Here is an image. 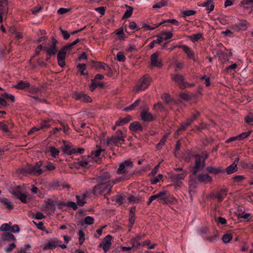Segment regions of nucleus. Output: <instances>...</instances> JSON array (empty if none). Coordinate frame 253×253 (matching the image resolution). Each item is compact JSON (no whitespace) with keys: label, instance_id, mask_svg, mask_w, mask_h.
<instances>
[{"label":"nucleus","instance_id":"obj_9","mask_svg":"<svg viewBox=\"0 0 253 253\" xmlns=\"http://www.w3.org/2000/svg\"><path fill=\"white\" fill-rule=\"evenodd\" d=\"M132 162L131 161H126L122 163L118 169L117 172L119 174L125 173L128 168L132 167Z\"/></svg>","mask_w":253,"mask_h":253},{"label":"nucleus","instance_id":"obj_62","mask_svg":"<svg viewBox=\"0 0 253 253\" xmlns=\"http://www.w3.org/2000/svg\"><path fill=\"white\" fill-rule=\"evenodd\" d=\"M2 96L4 97L10 99L12 102L15 101V97L12 94L5 92L2 94Z\"/></svg>","mask_w":253,"mask_h":253},{"label":"nucleus","instance_id":"obj_56","mask_svg":"<svg viewBox=\"0 0 253 253\" xmlns=\"http://www.w3.org/2000/svg\"><path fill=\"white\" fill-rule=\"evenodd\" d=\"M250 133H251L250 132H243L241 134L238 135V136L239 137V140H241L244 138H247V137H248L250 135Z\"/></svg>","mask_w":253,"mask_h":253},{"label":"nucleus","instance_id":"obj_5","mask_svg":"<svg viewBox=\"0 0 253 253\" xmlns=\"http://www.w3.org/2000/svg\"><path fill=\"white\" fill-rule=\"evenodd\" d=\"M208 157V155H206V158L203 159L200 155H196L195 156V165L193 168V175H196L197 173L201 169L205 167V159Z\"/></svg>","mask_w":253,"mask_h":253},{"label":"nucleus","instance_id":"obj_60","mask_svg":"<svg viewBox=\"0 0 253 253\" xmlns=\"http://www.w3.org/2000/svg\"><path fill=\"white\" fill-rule=\"evenodd\" d=\"M34 217L37 219H42L44 217V215L41 212H37L34 215Z\"/></svg>","mask_w":253,"mask_h":253},{"label":"nucleus","instance_id":"obj_58","mask_svg":"<svg viewBox=\"0 0 253 253\" xmlns=\"http://www.w3.org/2000/svg\"><path fill=\"white\" fill-rule=\"evenodd\" d=\"M78 68L81 72L82 75H84V71L86 69V66L84 64H80L78 65Z\"/></svg>","mask_w":253,"mask_h":253},{"label":"nucleus","instance_id":"obj_16","mask_svg":"<svg viewBox=\"0 0 253 253\" xmlns=\"http://www.w3.org/2000/svg\"><path fill=\"white\" fill-rule=\"evenodd\" d=\"M59 246V242L57 240L49 241L44 245L43 250H53Z\"/></svg>","mask_w":253,"mask_h":253},{"label":"nucleus","instance_id":"obj_15","mask_svg":"<svg viewBox=\"0 0 253 253\" xmlns=\"http://www.w3.org/2000/svg\"><path fill=\"white\" fill-rule=\"evenodd\" d=\"M13 195L16 198L20 200L23 203H27L31 200L26 194L20 192L14 193Z\"/></svg>","mask_w":253,"mask_h":253},{"label":"nucleus","instance_id":"obj_7","mask_svg":"<svg viewBox=\"0 0 253 253\" xmlns=\"http://www.w3.org/2000/svg\"><path fill=\"white\" fill-rule=\"evenodd\" d=\"M112 236L107 235L100 243L99 246L102 248L104 253H107L110 250L112 245Z\"/></svg>","mask_w":253,"mask_h":253},{"label":"nucleus","instance_id":"obj_61","mask_svg":"<svg viewBox=\"0 0 253 253\" xmlns=\"http://www.w3.org/2000/svg\"><path fill=\"white\" fill-rule=\"evenodd\" d=\"M128 201L132 204H135L139 203V199L134 197L130 196L128 198Z\"/></svg>","mask_w":253,"mask_h":253},{"label":"nucleus","instance_id":"obj_64","mask_svg":"<svg viewBox=\"0 0 253 253\" xmlns=\"http://www.w3.org/2000/svg\"><path fill=\"white\" fill-rule=\"evenodd\" d=\"M142 27L147 30H153L157 28V27H156V24L154 25L153 26H151L147 24H144L142 25Z\"/></svg>","mask_w":253,"mask_h":253},{"label":"nucleus","instance_id":"obj_48","mask_svg":"<svg viewBox=\"0 0 253 253\" xmlns=\"http://www.w3.org/2000/svg\"><path fill=\"white\" fill-rule=\"evenodd\" d=\"M163 178V175L161 174H159L156 177H154L151 179V183L152 184H155L160 181Z\"/></svg>","mask_w":253,"mask_h":253},{"label":"nucleus","instance_id":"obj_27","mask_svg":"<svg viewBox=\"0 0 253 253\" xmlns=\"http://www.w3.org/2000/svg\"><path fill=\"white\" fill-rule=\"evenodd\" d=\"M227 190L226 189H222L221 191L216 194L215 197L217 199L219 202H221L226 196V192Z\"/></svg>","mask_w":253,"mask_h":253},{"label":"nucleus","instance_id":"obj_45","mask_svg":"<svg viewBox=\"0 0 253 253\" xmlns=\"http://www.w3.org/2000/svg\"><path fill=\"white\" fill-rule=\"evenodd\" d=\"M84 152L83 148H79L78 149H72L70 152L68 153V154L71 155L73 154H82Z\"/></svg>","mask_w":253,"mask_h":253},{"label":"nucleus","instance_id":"obj_51","mask_svg":"<svg viewBox=\"0 0 253 253\" xmlns=\"http://www.w3.org/2000/svg\"><path fill=\"white\" fill-rule=\"evenodd\" d=\"M10 30L12 33H13L15 34V38L16 39H21L23 38V34L19 32L15 31V30L14 29V28L10 29Z\"/></svg>","mask_w":253,"mask_h":253},{"label":"nucleus","instance_id":"obj_33","mask_svg":"<svg viewBox=\"0 0 253 253\" xmlns=\"http://www.w3.org/2000/svg\"><path fill=\"white\" fill-rule=\"evenodd\" d=\"M2 239L3 240H12L15 241V238L13 235L9 233H4L2 236Z\"/></svg>","mask_w":253,"mask_h":253},{"label":"nucleus","instance_id":"obj_63","mask_svg":"<svg viewBox=\"0 0 253 253\" xmlns=\"http://www.w3.org/2000/svg\"><path fill=\"white\" fill-rule=\"evenodd\" d=\"M10 230L14 233H18L20 231V228L17 225H14L12 227H10Z\"/></svg>","mask_w":253,"mask_h":253},{"label":"nucleus","instance_id":"obj_20","mask_svg":"<svg viewBox=\"0 0 253 253\" xmlns=\"http://www.w3.org/2000/svg\"><path fill=\"white\" fill-rule=\"evenodd\" d=\"M199 181L204 183H208L212 180L211 177L208 174L201 173L197 176Z\"/></svg>","mask_w":253,"mask_h":253},{"label":"nucleus","instance_id":"obj_13","mask_svg":"<svg viewBox=\"0 0 253 253\" xmlns=\"http://www.w3.org/2000/svg\"><path fill=\"white\" fill-rule=\"evenodd\" d=\"M151 64L152 66L161 68L163 64L161 59L159 58L157 53H155L151 56Z\"/></svg>","mask_w":253,"mask_h":253},{"label":"nucleus","instance_id":"obj_42","mask_svg":"<svg viewBox=\"0 0 253 253\" xmlns=\"http://www.w3.org/2000/svg\"><path fill=\"white\" fill-rule=\"evenodd\" d=\"M202 37V34L201 33H197L193 34L191 36L190 39L193 42H197Z\"/></svg>","mask_w":253,"mask_h":253},{"label":"nucleus","instance_id":"obj_39","mask_svg":"<svg viewBox=\"0 0 253 253\" xmlns=\"http://www.w3.org/2000/svg\"><path fill=\"white\" fill-rule=\"evenodd\" d=\"M232 239V235L230 233H226L223 235L222 240L224 243H229Z\"/></svg>","mask_w":253,"mask_h":253},{"label":"nucleus","instance_id":"obj_54","mask_svg":"<svg viewBox=\"0 0 253 253\" xmlns=\"http://www.w3.org/2000/svg\"><path fill=\"white\" fill-rule=\"evenodd\" d=\"M60 30L65 40L68 39L70 37V34L66 30H64L61 28H60Z\"/></svg>","mask_w":253,"mask_h":253},{"label":"nucleus","instance_id":"obj_18","mask_svg":"<svg viewBox=\"0 0 253 253\" xmlns=\"http://www.w3.org/2000/svg\"><path fill=\"white\" fill-rule=\"evenodd\" d=\"M172 79L179 85L180 88H182L184 86V83L185 81H184L182 76L175 74L172 76Z\"/></svg>","mask_w":253,"mask_h":253},{"label":"nucleus","instance_id":"obj_53","mask_svg":"<svg viewBox=\"0 0 253 253\" xmlns=\"http://www.w3.org/2000/svg\"><path fill=\"white\" fill-rule=\"evenodd\" d=\"M117 59L120 62H123L125 60L126 58L122 52H119L117 54Z\"/></svg>","mask_w":253,"mask_h":253},{"label":"nucleus","instance_id":"obj_17","mask_svg":"<svg viewBox=\"0 0 253 253\" xmlns=\"http://www.w3.org/2000/svg\"><path fill=\"white\" fill-rule=\"evenodd\" d=\"M144 236V234H137L130 239V242L131 244H133V246H136V248L138 249L141 245L139 241L142 239Z\"/></svg>","mask_w":253,"mask_h":253},{"label":"nucleus","instance_id":"obj_35","mask_svg":"<svg viewBox=\"0 0 253 253\" xmlns=\"http://www.w3.org/2000/svg\"><path fill=\"white\" fill-rule=\"evenodd\" d=\"M49 149L52 157L56 158L59 155V151L57 149L53 147H49Z\"/></svg>","mask_w":253,"mask_h":253},{"label":"nucleus","instance_id":"obj_19","mask_svg":"<svg viewBox=\"0 0 253 253\" xmlns=\"http://www.w3.org/2000/svg\"><path fill=\"white\" fill-rule=\"evenodd\" d=\"M57 41L55 39L52 40V45L48 47L46 50V53L49 55H55L57 51L56 47Z\"/></svg>","mask_w":253,"mask_h":253},{"label":"nucleus","instance_id":"obj_8","mask_svg":"<svg viewBox=\"0 0 253 253\" xmlns=\"http://www.w3.org/2000/svg\"><path fill=\"white\" fill-rule=\"evenodd\" d=\"M248 22L245 20H240L232 26V28L236 31H245L248 28Z\"/></svg>","mask_w":253,"mask_h":253},{"label":"nucleus","instance_id":"obj_32","mask_svg":"<svg viewBox=\"0 0 253 253\" xmlns=\"http://www.w3.org/2000/svg\"><path fill=\"white\" fill-rule=\"evenodd\" d=\"M77 98L79 100H81L84 102H91V98L88 96L83 94H79L77 96Z\"/></svg>","mask_w":253,"mask_h":253},{"label":"nucleus","instance_id":"obj_57","mask_svg":"<svg viewBox=\"0 0 253 253\" xmlns=\"http://www.w3.org/2000/svg\"><path fill=\"white\" fill-rule=\"evenodd\" d=\"M50 126V124L49 123V120H46L43 121L40 124V128H42L44 127H48Z\"/></svg>","mask_w":253,"mask_h":253},{"label":"nucleus","instance_id":"obj_46","mask_svg":"<svg viewBox=\"0 0 253 253\" xmlns=\"http://www.w3.org/2000/svg\"><path fill=\"white\" fill-rule=\"evenodd\" d=\"M94 218L90 216H87L84 219V223L87 225H91L94 223Z\"/></svg>","mask_w":253,"mask_h":253},{"label":"nucleus","instance_id":"obj_41","mask_svg":"<svg viewBox=\"0 0 253 253\" xmlns=\"http://www.w3.org/2000/svg\"><path fill=\"white\" fill-rule=\"evenodd\" d=\"M77 205L80 206H83L85 203V198L80 196H76Z\"/></svg>","mask_w":253,"mask_h":253},{"label":"nucleus","instance_id":"obj_44","mask_svg":"<svg viewBox=\"0 0 253 253\" xmlns=\"http://www.w3.org/2000/svg\"><path fill=\"white\" fill-rule=\"evenodd\" d=\"M238 65L236 63H233L231 65L227 66L224 69L223 72L228 73L230 70L235 69L237 67Z\"/></svg>","mask_w":253,"mask_h":253},{"label":"nucleus","instance_id":"obj_59","mask_svg":"<svg viewBox=\"0 0 253 253\" xmlns=\"http://www.w3.org/2000/svg\"><path fill=\"white\" fill-rule=\"evenodd\" d=\"M195 13V11L193 10H188L183 12V15L184 17L192 16Z\"/></svg>","mask_w":253,"mask_h":253},{"label":"nucleus","instance_id":"obj_4","mask_svg":"<svg viewBox=\"0 0 253 253\" xmlns=\"http://www.w3.org/2000/svg\"><path fill=\"white\" fill-rule=\"evenodd\" d=\"M150 83V77L148 76H144L140 79L138 84L134 88V90L137 92L144 90L149 86Z\"/></svg>","mask_w":253,"mask_h":253},{"label":"nucleus","instance_id":"obj_10","mask_svg":"<svg viewBox=\"0 0 253 253\" xmlns=\"http://www.w3.org/2000/svg\"><path fill=\"white\" fill-rule=\"evenodd\" d=\"M42 165V161H39L37 164L36 166H30L29 168V172L35 175H39L41 174L42 172V170L40 169V167Z\"/></svg>","mask_w":253,"mask_h":253},{"label":"nucleus","instance_id":"obj_50","mask_svg":"<svg viewBox=\"0 0 253 253\" xmlns=\"http://www.w3.org/2000/svg\"><path fill=\"white\" fill-rule=\"evenodd\" d=\"M167 137V136L165 135L163 137V138H162L161 139L159 143L157 144L156 147H157V149H160L165 144V143L166 141Z\"/></svg>","mask_w":253,"mask_h":253},{"label":"nucleus","instance_id":"obj_38","mask_svg":"<svg viewBox=\"0 0 253 253\" xmlns=\"http://www.w3.org/2000/svg\"><path fill=\"white\" fill-rule=\"evenodd\" d=\"M104 151V150L98 148L96 150L92 151L91 152V157L93 159L97 158L98 157L102 152Z\"/></svg>","mask_w":253,"mask_h":253},{"label":"nucleus","instance_id":"obj_1","mask_svg":"<svg viewBox=\"0 0 253 253\" xmlns=\"http://www.w3.org/2000/svg\"><path fill=\"white\" fill-rule=\"evenodd\" d=\"M110 177V175L108 173L106 174V175H102L99 177V183L95 186L93 189L94 194H101L107 190H108V193H110L111 188L115 183L119 181V180L116 179L115 181L108 180Z\"/></svg>","mask_w":253,"mask_h":253},{"label":"nucleus","instance_id":"obj_14","mask_svg":"<svg viewBox=\"0 0 253 253\" xmlns=\"http://www.w3.org/2000/svg\"><path fill=\"white\" fill-rule=\"evenodd\" d=\"M66 55V52L65 49H61L59 51L57 55V60L59 65L63 67L65 66V59Z\"/></svg>","mask_w":253,"mask_h":253},{"label":"nucleus","instance_id":"obj_47","mask_svg":"<svg viewBox=\"0 0 253 253\" xmlns=\"http://www.w3.org/2000/svg\"><path fill=\"white\" fill-rule=\"evenodd\" d=\"M11 225V222L2 224L0 228V231H7L10 230V226Z\"/></svg>","mask_w":253,"mask_h":253},{"label":"nucleus","instance_id":"obj_29","mask_svg":"<svg viewBox=\"0 0 253 253\" xmlns=\"http://www.w3.org/2000/svg\"><path fill=\"white\" fill-rule=\"evenodd\" d=\"M58 205L67 206V207L72 208L74 210H76L78 209L77 204L74 202H69L67 203H61L58 204Z\"/></svg>","mask_w":253,"mask_h":253},{"label":"nucleus","instance_id":"obj_49","mask_svg":"<svg viewBox=\"0 0 253 253\" xmlns=\"http://www.w3.org/2000/svg\"><path fill=\"white\" fill-rule=\"evenodd\" d=\"M33 223L37 226V228L42 231H45L46 233H48V232L45 230V228L43 225V223L42 222H40L37 223L36 222L33 221Z\"/></svg>","mask_w":253,"mask_h":253},{"label":"nucleus","instance_id":"obj_26","mask_svg":"<svg viewBox=\"0 0 253 253\" xmlns=\"http://www.w3.org/2000/svg\"><path fill=\"white\" fill-rule=\"evenodd\" d=\"M129 128L132 131H142L143 129V127L141 126L139 123L137 122L130 124Z\"/></svg>","mask_w":253,"mask_h":253},{"label":"nucleus","instance_id":"obj_21","mask_svg":"<svg viewBox=\"0 0 253 253\" xmlns=\"http://www.w3.org/2000/svg\"><path fill=\"white\" fill-rule=\"evenodd\" d=\"M202 6L206 8L208 13L211 12L214 8V5L212 0H207L202 4Z\"/></svg>","mask_w":253,"mask_h":253},{"label":"nucleus","instance_id":"obj_43","mask_svg":"<svg viewBox=\"0 0 253 253\" xmlns=\"http://www.w3.org/2000/svg\"><path fill=\"white\" fill-rule=\"evenodd\" d=\"M154 109L155 110H160L161 112H165L166 111V109L163 104L160 103L158 102V103L155 104L153 106Z\"/></svg>","mask_w":253,"mask_h":253},{"label":"nucleus","instance_id":"obj_24","mask_svg":"<svg viewBox=\"0 0 253 253\" xmlns=\"http://www.w3.org/2000/svg\"><path fill=\"white\" fill-rule=\"evenodd\" d=\"M0 202L5 205L8 210H11L14 207L12 203L5 198L0 197Z\"/></svg>","mask_w":253,"mask_h":253},{"label":"nucleus","instance_id":"obj_11","mask_svg":"<svg viewBox=\"0 0 253 253\" xmlns=\"http://www.w3.org/2000/svg\"><path fill=\"white\" fill-rule=\"evenodd\" d=\"M8 9L7 0H0V23L3 21V17Z\"/></svg>","mask_w":253,"mask_h":253},{"label":"nucleus","instance_id":"obj_28","mask_svg":"<svg viewBox=\"0 0 253 253\" xmlns=\"http://www.w3.org/2000/svg\"><path fill=\"white\" fill-rule=\"evenodd\" d=\"M140 100L139 99H137L133 103L131 104L128 107L124 108L123 110L126 111H129L134 110L138 106Z\"/></svg>","mask_w":253,"mask_h":253},{"label":"nucleus","instance_id":"obj_22","mask_svg":"<svg viewBox=\"0 0 253 253\" xmlns=\"http://www.w3.org/2000/svg\"><path fill=\"white\" fill-rule=\"evenodd\" d=\"M178 47L181 48L183 49V50L186 53L187 56L189 58L192 59L194 60H195L193 52L188 46L184 45L182 46H179Z\"/></svg>","mask_w":253,"mask_h":253},{"label":"nucleus","instance_id":"obj_36","mask_svg":"<svg viewBox=\"0 0 253 253\" xmlns=\"http://www.w3.org/2000/svg\"><path fill=\"white\" fill-rule=\"evenodd\" d=\"M237 170V167L235 164H231L226 168V172L228 174H231L236 171Z\"/></svg>","mask_w":253,"mask_h":253},{"label":"nucleus","instance_id":"obj_34","mask_svg":"<svg viewBox=\"0 0 253 253\" xmlns=\"http://www.w3.org/2000/svg\"><path fill=\"white\" fill-rule=\"evenodd\" d=\"M127 7V8L123 15V18H128L130 17L132 14L133 8L130 6H128Z\"/></svg>","mask_w":253,"mask_h":253},{"label":"nucleus","instance_id":"obj_30","mask_svg":"<svg viewBox=\"0 0 253 253\" xmlns=\"http://www.w3.org/2000/svg\"><path fill=\"white\" fill-rule=\"evenodd\" d=\"M162 37H163L164 40L167 41L172 38L173 34L171 32H167L163 31L160 33Z\"/></svg>","mask_w":253,"mask_h":253},{"label":"nucleus","instance_id":"obj_55","mask_svg":"<svg viewBox=\"0 0 253 253\" xmlns=\"http://www.w3.org/2000/svg\"><path fill=\"white\" fill-rule=\"evenodd\" d=\"M188 126L185 123L182 124L180 126V127L177 129L175 133V135H178L179 134V132L181 131H184L186 128Z\"/></svg>","mask_w":253,"mask_h":253},{"label":"nucleus","instance_id":"obj_52","mask_svg":"<svg viewBox=\"0 0 253 253\" xmlns=\"http://www.w3.org/2000/svg\"><path fill=\"white\" fill-rule=\"evenodd\" d=\"M31 248V246L29 244L24 245L19 250V253H26V251L29 250Z\"/></svg>","mask_w":253,"mask_h":253},{"label":"nucleus","instance_id":"obj_37","mask_svg":"<svg viewBox=\"0 0 253 253\" xmlns=\"http://www.w3.org/2000/svg\"><path fill=\"white\" fill-rule=\"evenodd\" d=\"M79 241L80 245H82L85 240L84 233L83 229H80L78 232Z\"/></svg>","mask_w":253,"mask_h":253},{"label":"nucleus","instance_id":"obj_6","mask_svg":"<svg viewBox=\"0 0 253 253\" xmlns=\"http://www.w3.org/2000/svg\"><path fill=\"white\" fill-rule=\"evenodd\" d=\"M187 171L183 170V171L179 174L172 173L170 175V178L176 187H179L181 184V182H180V181L184 180L187 176Z\"/></svg>","mask_w":253,"mask_h":253},{"label":"nucleus","instance_id":"obj_25","mask_svg":"<svg viewBox=\"0 0 253 253\" xmlns=\"http://www.w3.org/2000/svg\"><path fill=\"white\" fill-rule=\"evenodd\" d=\"M30 84L27 82L20 81L14 87L18 89H25L30 86Z\"/></svg>","mask_w":253,"mask_h":253},{"label":"nucleus","instance_id":"obj_40","mask_svg":"<svg viewBox=\"0 0 253 253\" xmlns=\"http://www.w3.org/2000/svg\"><path fill=\"white\" fill-rule=\"evenodd\" d=\"M130 121L129 117L125 118L120 119L119 121L116 122V126H123L126 124H127Z\"/></svg>","mask_w":253,"mask_h":253},{"label":"nucleus","instance_id":"obj_3","mask_svg":"<svg viewBox=\"0 0 253 253\" xmlns=\"http://www.w3.org/2000/svg\"><path fill=\"white\" fill-rule=\"evenodd\" d=\"M167 193V191L163 190L158 194L152 195L149 198L148 201L147 202V204L150 205L152 201L154 200L159 199L158 201L160 202H162L163 204H168L169 203V198L166 196H165Z\"/></svg>","mask_w":253,"mask_h":253},{"label":"nucleus","instance_id":"obj_2","mask_svg":"<svg viewBox=\"0 0 253 253\" xmlns=\"http://www.w3.org/2000/svg\"><path fill=\"white\" fill-rule=\"evenodd\" d=\"M125 141V136L121 130H118L115 134L107 139L108 145L118 146L119 144L123 143Z\"/></svg>","mask_w":253,"mask_h":253},{"label":"nucleus","instance_id":"obj_31","mask_svg":"<svg viewBox=\"0 0 253 253\" xmlns=\"http://www.w3.org/2000/svg\"><path fill=\"white\" fill-rule=\"evenodd\" d=\"M93 67L97 69H106L109 68L106 64L102 62H95L94 63Z\"/></svg>","mask_w":253,"mask_h":253},{"label":"nucleus","instance_id":"obj_23","mask_svg":"<svg viewBox=\"0 0 253 253\" xmlns=\"http://www.w3.org/2000/svg\"><path fill=\"white\" fill-rule=\"evenodd\" d=\"M206 170L207 171L211 173H213L215 174L221 173L223 171L221 167L215 168L212 166L208 167L206 168Z\"/></svg>","mask_w":253,"mask_h":253},{"label":"nucleus","instance_id":"obj_12","mask_svg":"<svg viewBox=\"0 0 253 253\" xmlns=\"http://www.w3.org/2000/svg\"><path fill=\"white\" fill-rule=\"evenodd\" d=\"M141 119L145 122H151L154 120V117L148 110H143L140 114Z\"/></svg>","mask_w":253,"mask_h":253}]
</instances>
